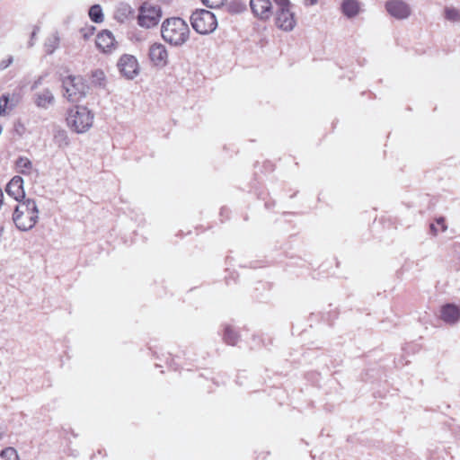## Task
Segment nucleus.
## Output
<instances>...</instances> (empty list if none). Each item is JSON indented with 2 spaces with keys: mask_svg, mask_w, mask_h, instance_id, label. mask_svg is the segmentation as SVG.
Masks as SVG:
<instances>
[{
  "mask_svg": "<svg viewBox=\"0 0 460 460\" xmlns=\"http://www.w3.org/2000/svg\"><path fill=\"white\" fill-rule=\"evenodd\" d=\"M225 211H226V209H225V208H222V209H221V212H220V215H221V216H222V215H226V212H225Z\"/></svg>",
  "mask_w": 460,
  "mask_h": 460,
  "instance_id": "obj_34",
  "label": "nucleus"
},
{
  "mask_svg": "<svg viewBox=\"0 0 460 460\" xmlns=\"http://www.w3.org/2000/svg\"><path fill=\"white\" fill-rule=\"evenodd\" d=\"M39 213L35 199L28 198L15 205L12 219L17 229L27 232L38 223Z\"/></svg>",
  "mask_w": 460,
  "mask_h": 460,
  "instance_id": "obj_2",
  "label": "nucleus"
},
{
  "mask_svg": "<svg viewBox=\"0 0 460 460\" xmlns=\"http://www.w3.org/2000/svg\"><path fill=\"white\" fill-rule=\"evenodd\" d=\"M87 114H88V119H92L93 118V116L91 114V111H87Z\"/></svg>",
  "mask_w": 460,
  "mask_h": 460,
  "instance_id": "obj_33",
  "label": "nucleus"
},
{
  "mask_svg": "<svg viewBox=\"0 0 460 460\" xmlns=\"http://www.w3.org/2000/svg\"><path fill=\"white\" fill-rule=\"evenodd\" d=\"M341 11L349 18L356 16L359 12L358 2H342Z\"/></svg>",
  "mask_w": 460,
  "mask_h": 460,
  "instance_id": "obj_21",
  "label": "nucleus"
},
{
  "mask_svg": "<svg viewBox=\"0 0 460 460\" xmlns=\"http://www.w3.org/2000/svg\"><path fill=\"white\" fill-rule=\"evenodd\" d=\"M437 224L441 226L442 231L446 230L447 226L445 225V219L443 217H439L438 219H437Z\"/></svg>",
  "mask_w": 460,
  "mask_h": 460,
  "instance_id": "obj_29",
  "label": "nucleus"
},
{
  "mask_svg": "<svg viewBox=\"0 0 460 460\" xmlns=\"http://www.w3.org/2000/svg\"><path fill=\"white\" fill-rule=\"evenodd\" d=\"M54 96L50 90L44 89L41 93L35 95V104L39 108L47 109L49 105L53 104Z\"/></svg>",
  "mask_w": 460,
  "mask_h": 460,
  "instance_id": "obj_17",
  "label": "nucleus"
},
{
  "mask_svg": "<svg viewBox=\"0 0 460 460\" xmlns=\"http://www.w3.org/2000/svg\"><path fill=\"white\" fill-rule=\"evenodd\" d=\"M13 62V58H9L6 61H2L0 64V68L4 69Z\"/></svg>",
  "mask_w": 460,
  "mask_h": 460,
  "instance_id": "obj_28",
  "label": "nucleus"
},
{
  "mask_svg": "<svg viewBox=\"0 0 460 460\" xmlns=\"http://www.w3.org/2000/svg\"><path fill=\"white\" fill-rule=\"evenodd\" d=\"M88 16L90 19L97 23L103 21L102 9L100 4H94L88 10Z\"/></svg>",
  "mask_w": 460,
  "mask_h": 460,
  "instance_id": "obj_22",
  "label": "nucleus"
},
{
  "mask_svg": "<svg viewBox=\"0 0 460 460\" xmlns=\"http://www.w3.org/2000/svg\"><path fill=\"white\" fill-rule=\"evenodd\" d=\"M190 34L188 23L180 17L165 19L161 25V36L164 41L173 47L185 44Z\"/></svg>",
  "mask_w": 460,
  "mask_h": 460,
  "instance_id": "obj_1",
  "label": "nucleus"
},
{
  "mask_svg": "<svg viewBox=\"0 0 460 460\" xmlns=\"http://www.w3.org/2000/svg\"><path fill=\"white\" fill-rule=\"evenodd\" d=\"M91 85L98 89H105L107 85V77L101 69H95L91 73Z\"/></svg>",
  "mask_w": 460,
  "mask_h": 460,
  "instance_id": "obj_18",
  "label": "nucleus"
},
{
  "mask_svg": "<svg viewBox=\"0 0 460 460\" xmlns=\"http://www.w3.org/2000/svg\"><path fill=\"white\" fill-rule=\"evenodd\" d=\"M86 107L81 104H75L69 109L66 122L68 127L76 133H84L86 131Z\"/></svg>",
  "mask_w": 460,
  "mask_h": 460,
  "instance_id": "obj_7",
  "label": "nucleus"
},
{
  "mask_svg": "<svg viewBox=\"0 0 460 460\" xmlns=\"http://www.w3.org/2000/svg\"><path fill=\"white\" fill-rule=\"evenodd\" d=\"M64 96L72 103L79 104L85 97L86 85L82 78L69 75L62 81Z\"/></svg>",
  "mask_w": 460,
  "mask_h": 460,
  "instance_id": "obj_5",
  "label": "nucleus"
},
{
  "mask_svg": "<svg viewBox=\"0 0 460 460\" xmlns=\"http://www.w3.org/2000/svg\"><path fill=\"white\" fill-rule=\"evenodd\" d=\"M207 4L208 8L212 9H224L230 13L237 14L246 10L247 6L245 2H203Z\"/></svg>",
  "mask_w": 460,
  "mask_h": 460,
  "instance_id": "obj_13",
  "label": "nucleus"
},
{
  "mask_svg": "<svg viewBox=\"0 0 460 460\" xmlns=\"http://www.w3.org/2000/svg\"><path fill=\"white\" fill-rule=\"evenodd\" d=\"M163 17L161 6L155 2H142L137 10V23L144 29L156 27Z\"/></svg>",
  "mask_w": 460,
  "mask_h": 460,
  "instance_id": "obj_3",
  "label": "nucleus"
},
{
  "mask_svg": "<svg viewBox=\"0 0 460 460\" xmlns=\"http://www.w3.org/2000/svg\"><path fill=\"white\" fill-rule=\"evenodd\" d=\"M225 211H226V209H225V208H222V209H221V212H220V215H221V216H222V215H226V212H225Z\"/></svg>",
  "mask_w": 460,
  "mask_h": 460,
  "instance_id": "obj_35",
  "label": "nucleus"
},
{
  "mask_svg": "<svg viewBox=\"0 0 460 460\" xmlns=\"http://www.w3.org/2000/svg\"><path fill=\"white\" fill-rule=\"evenodd\" d=\"M265 207H266L267 208H270V204H269V203H265Z\"/></svg>",
  "mask_w": 460,
  "mask_h": 460,
  "instance_id": "obj_37",
  "label": "nucleus"
},
{
  "mask_svg": "<svg viewBox=\"0 0 460 460\" xmlns=\"http://www.w3.org/2000/svg\"><path fill=\"white\" fill-rule=\"evenodd\" d=\"M430 228H431V230H432V231L437 232V230H436V228H435L434 225H431V226H430Z\"/></svg>",
  "mask_w": 460,
  "mask_h": 460,
  "instance_id": "obj_36",
  "label": "nucleus"
},
{
  "mask_svg": "<svg viewBox=\"0 0 460 460\" xmlns=\"http://www.w3.org/2000/svg\"><path fill=\"white\" fill-rule=\"evenodd\" d=\"M445 18L452 22H460V10L454 7H447L445 9Z\"/></svg>",
  "mask_w": 460,
  "mask_h": 460,
  "instance_id": "obj_23",
  "label": "nucleus"
},
{
  "mask_svg": "<svg viewBox=\"0 0 460 460\" xmlns=\"http://www.w3.org/2000/svg\"><path fill=\"white\" fill-rule=\"evenodd\" d=\"M440 318L448 324H455L460 319V308L454 304H446L441 306Z\"/></svg>",
  "mask_w": 460,
  "mask_h": 460,
  "instance_id": "obj_14",
  "label": "nucleus"
},
{
  "mask_svg": "<svg viewBox=\"0 0 460 460\" xmlns=\"http://www.w3.org/2000/svg\"><path fill=\"white\" fill-rule=\"evenodd\" d=\"M193 30L201 35L212 33L217 27V19L214 13L206 9H197L190 15Z\"/></svg>",
  "mask_w": 460,
  "mask_h": 460,
  "instance_id": "obj_4",
  "label": "nucleus"
},
{
  "mask_svg": "<svg viewBox=\"0 0 460 460\" xmlns=\"http://www.w3.org/2000/svg\"><path fill=\"white\" fill-rule=\"evenodd\" d=\"M166 364L168 365L169 367H171L173 370H177L178 369L177 366L173 362V358H170V360L167 359Z\"/></svg>",
  "mask_w": 460,
  "mask_h": 460,
  "instance_id": "obj_30",
  "label": "nucleus"
},
{
  "mask_svg": "<svg viewBox=\"0 0 460 460\" xmlns=\"http://www.w3.org/2000/svg\"><path fill=\"white\" fill-rule=\"evenodd\" d=\"M148 57L152 64L157 67H164L168 65L167 49L160 42H155L150 45Z\"/></svg>",
  "mask_w": 460,
  "mask_h": 460,
  "instance_id": "obj_9",
  "label": "nucleus"
},
{
  "mask_svg": "<svg viewBox=\"0 0 460 460\" xmlns=\"http://www.w3.org/2000/svg\"><path fill=\"white\" fill-rule=\"evenodd\" d=\"M239 339V333L230 324H224L223 341L226 344L234 346Z\"/></svg>",
  "mask_w": 460,
  "mask_h": 460,
  "instance_id": "obj_19",
  "label": "nucleus"
},
{
  "mask_svg": "<svg viewBox=\"0 0 460 460\" xmlns=\"http://www.w3.org/2000/svg\"><path fill=\"white\" fill-rule=\"evenodd\" d=\"M120 74L127 79H134L139 74V65L135 56L122 55L117 64Z\"/></svg>",
  "mask_w": 460,
  "mask_h": 460,
  "instance_id": "obj_8",
  "label": "nucleus"
},
{
  "mask_svg": "<svg viewBox=\"0 0 460 460\" xmlns=\"http://www.w3.org/2000/svg\"><path fill=\"white\" fill-rule=\"evenodd\" d=\"M0 460H19L17 451L13 447H6L0 452Z\"/></svg>",
  "mask_w": 460,
  "mask_h": 460,
  "instance_id": "obj_24",
  "label": "nucleus"
},
{
  "mask_svg": "<svg viewBox=\"0 0 460 460\" xmlns=\"http://www.w3.org/2000/svg\"><path fill=\"white\" fill-rule=\"evenodd\" d=\"M385 10L396 19H405L411 14V8L406 2H385Z\"/></svg>",
  "mask_w": 460,
  "mask_h": 460,
  "instance_id": "obj_12",
  "label": "nucleus"
},
{
  "mask_svg": "<svg viewBox=\"0 0 460 460\" xmlns=\"http://www.w3.org/2000/svg\"><path fill=\"white\" fill-rule=\"evenodd\" d=\"M9 102V96L6 94H3L0 97V116L5 113V109Z\"/></svg>",
  "mask_w": 460,
  "mask_h": 460,
  "instance_id": "obj_26",
  "label": "nucleus"
},
{
  "mask_svg": "<svg viewBox=\"0 0 460 460\" xmlns=\"http://www.w3.org/2000/svg\"><path fill=\"white\" fill-rule=\"evenodd\" d=\"M41 84V78H39L37 81L34 82L33 85H32V89H35L37 88L40 84Z\"/></svg>",
  "mask_w": 460,
  "mask_h": 460,
  "instance_id": "obj_31",
  "label": "nucleus"
},
{
  "mask_svg": "<svg viewBox=\"0 0 460 460\" xmlns=\"http://www.w3.org/2000/svg\"><path fill=\"white\" fill-rule=\"evenodd\" d=\"M60 37L58 31L53 32L45 39L43 49L47 55H52L59 47Z\"/></svg>",
  "mask_w": 460,
  "mask_h": 460,
  "instance_id": "obj_16",
  "label": "nucleus"
},
{
  "mask_svg": "<svg viewBox=\"0 0 460 460\" xmlns=\"http://www.w3.org/2000/svg\"><path fill=\"white\" fill-rule=\"evenodd\" d=\"M276 6V25L282 31H291L296 24L295 14L290 10V2H275Z\"/></svg>",
  "mask_w": 460,
  "mask_h": 460,
  "instance_id": "obj_6",
  "label": "nucleus"
},
{
  "mask_svg": "<svg viewBox=\"0 0 460 460\" xmlns=\"http://www.w3.org/2000/svg\"><path fill=\"white\" fill-rule=\"evenodd\" d=\"M55 139L58 142L65 141V143L67 144L66 135L64 130L58 131V133L55 135Z\"/></svg>",
  "mask_w": 460,
  "mask_h": 460,
  "instance_id": "obj_27",
  "label": "nucleus"
},
{
  "mask_svg": "<svg viewBox=\"0 0 460 460\" xmlns=\"http://www.w3.org/2000/svg\"><path fill=\"white\" fill-rule=\"evenodd\" d=\"M254 16L260 20H268L272 15L271 2H249Z\"/></svg>",
  "mask_w": 460,
  "mask_h": 460,
  "instance_id": "obj_15",
  "label": "nucleus"
},
{
  "mask_svg": "<svg viewBox=\"0 0 460 460\" xmlns=\"http://www.w3.org/2000/svg\"><path fill=\"white\" fill-rule=\"evenodd\" d=\"M15 169L21 174H30L32 169V163L25 156H20L15 162Z\"/></svg>",
  "mask_w": 460,
  "mask_h": 460,
  "instance_id": "obj_20",
  "label": "nucleus"
},
{
  "mask_svg": "<svg viewBox=\"0 0 460 460\" xmlns=\"http://www.w3.org/2000/svg\"><path fill=\"white\" fill-rule=\"evenodd\" d=\"M80 31H81V32H82V34H83V38H84V40H86V31H84V28H82Z\"/></svg>",
  "mask_w": 460,
  "mask_h": 460,
  "instance_id": "obj_32",
  "label": "nucleus"
},
{
  "mask_svg": "<svg viewBox=\"0 0 460 460\" xmlns=\"http://www.w3.org/2000/svg\"><path fill=\"white\" fill-rule=\"evenodd\" d=\"M40 31V27L39 25L33 26V30L31 33V37L28 41V44H27V47L29 49L32 48L35 45Z\"/></svg>",
  "mask_w": 460,
  "mask_h": 460,
  "instance_id": "obj_25",
  "label": "nucleus"
},
{
  "mask_svg": "<svg viewBox=\"0 0 460 460\" xmlns=\"http://www.w3.org/2000/svg\"><path fill=\"white\" fill-rule=\"evenodd\" d=\"M95 45L102 52L110 53L115 49L116 41L110 31L103 30L97 34Z\"/></svg>",
  "mask_w": 460,
  "mask_h": 460,
  "instance_id": "obj_11",
  "label": "nucleus"
},
{
  "mask_svg": "<svg viewBox=\"0 0 460 460\" xmlns=\"http://www.w3.org/2000/svg\"><path fill=\"white\" fill-rule=\"evenodd\" d=\"M5 191L17 202L26 199L23 189V179L19 175H15L11 179L5 187Z\"/></svg>",
  "mask_w": 460,
  "mask_h": 460,
  "instance_id": "obj_10",
  "label": "nucleus"
}]
</instances>
